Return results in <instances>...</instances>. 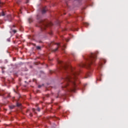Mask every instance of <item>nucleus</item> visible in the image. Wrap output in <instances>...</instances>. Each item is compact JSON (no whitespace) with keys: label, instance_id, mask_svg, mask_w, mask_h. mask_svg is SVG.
I'll return each mask as SVG.
<instances>
[{"label":"nucleus","instance_id":"f257e3e1","mask_svg":"<svg viewBox=\"0 0 128 128\" xmlns=\"http://www.w3.org/2000/svg\"><path fill=\"white\" fill-rule=\"evenodd\" d=\"M58 64H60V70L62 72H66L67 75L62 79L63 82H65V85L62 88H67L70 84H72V88L70 89V92H74L76 90V76L80 74V71H76V69L70 66L66 62H64L61 60L58 61Z\"/></svg>","mask_w":128,"mask_h":128},{"label":"nucleus","instance_id":"f03ea898","mask_svg":"<svg viewBox=\"0 0 128 128\" xmlns=\"http://www.w3.org/2000/svg\"><path fill=\"white\" fill-rule=\"evenodd\" d=\"M98 52H96L95 53H92L91 54L86 58L87 62L86 64H82V65H80V66L82 68H90V64H93L96 60V56H98Z\"/></svg>","mask_w":128,"mask_h":128},{"label":"nucleus","instance_id":"7ed1b4c3","mask_svg":"<svg viewBox=\"0 0 128 128\" xmlns=\"http://www.w3.org/2000/svg\"><path fill=\"white\" fill-rule=\"evenodd\" d=\"M40 27L42 30H46V28H48V24L44 22V20H40Z\"/></svg>","mask_w":128,"mask_h":128},{"label":"nucleus","instance_id":"20e7f679","mask_svg":"<svg viewBox=\"0 0 128 128\" xmlns=\"http://www.w3.org/2000/svg\"><path fill=\"white\" fill-rule=\"evenodd\" d=\"M47 10H48V9L46 8V6L43 8L42 10V14H46Z\"/></svg>","mask_w":128,"mask_h":128},{"label":"nucleus","instance_id":"39448f33","mask_svg":"<svg viewBox=\"0 0 128 128\" xmlns=\"http://www.w3.org/2000/svg\"><path fill=\"white\" fill-rule=\"evenodd\" d=\"M92 76V74L90 73H88L86 74V76H85V78H90Z\"/></svg>","mask_w":128,"mask_h":128},{"label":"nucleus","instance_id":"423d86ee","mask_svg":"<svg viewBox=\"0 0 128 128\" xmlns=\"http://www.w3.org/2000/svg\"><path fill=\"white\" fill-rule=\"evenodd\" d=\"M8 20L9 22H11V20H12V16H10V15H8Z\"/></svg>","mask_w":128,"mask_h":128},{"label":"nucleus","instance_id":"0eeeda50","mask_svg":"<svg viewBox=\"0 0 128 128\" xmlns=\"http://www.w3.org/2000/svg\"><path fill=\"white\" fill-rule=\"evenodd\" d=\"M6 16V14H4V12H2L1 14H0V16Z\"/></svg>","mask_w":128,"mask_h":128},{"label":"nucleus","instance_id":"6e6552de","mask_svg":"<svg viewBox=\"0 0 128 128\" xmlns=\"http://www.w3.org/2000/svg\"><path fill=\"white\" fill-rule=\"evenodd\" d=\"M58 50V47L57 48L53 50L52 52H56Z\"/></svg>","mask_w":128,"mask_h":128},{"label":"nucleus","instance_id":"1a4fd4ad","mask_svg":"<svg viewBox=\"0 0 128 128\" xmlns=\"http://www.w3.org/2000/svg\"><path fill=\"white\" fill-rule=\"evenodd\" d=\"M10 110H12V108H14V106H10Z\"/></svg>","mask_w":128,"mask_h":128},{"label":"nucleus","instance_id":"9d476101","mask_svg":"<svg viewBox=\"0 0 128 128\" xmlns=\"http://www.w3.org/2000/svg\"><path fill=\"white\" fill-rule=\"evenodd\" d=\"M16 2H17L18 4H20V0H18L16 1Z\"/></svg>","mask_w":128,"mask_h":128},{"label":"nucleus","instance_id":"9b49d317","mask_svg":"<svg viewBox=\"0 0 128 128\" xmlns=\"http://www.w3.org/2000/svg\"><path fill=\"white\" fill-rule=\"evenodd\" d=\"M28 22H29L30 24V22H32V18H29Z\"/></svg>","mask_w":128,"mask_h":128},{"label":"nucleus","instance_id":"f8f14e48","mask_svg":"<svg viewBox=\"0 0 128 128\" xmlns=\"http://www.w3.org/2000/svg\"><path fill=\"white\" fill-rule=\"evenodd\" d=\"M84 26H88V23L86 22L84 24Z\"/></svg>","mask_w":128,"mask_h":128},{"label":"nucleus","instance_id":"ddd939ff","mask_svg":"<svg viewBox=\"0 0 128 128\" xmlns=\"http://www.w3.org/2000/svg\"><path fill=\"white\" fill-rule=\"evenodd\" d=\"M36 49L37 50H40V46H36Z\"/></svg>","mask_w":128,"mask_h":128},{"label":"nucleus","instance_id":"4468645a","mask_svg":"<svg viewBox=\"0 0 128 128\" xmlns=\"http://www.w3.org/2000/svg\"><path fill=\"white\" fill-rule=\"evenodd\" d=\"M44 86V84H42V85H38V88H40L41 86Z\"/></svg>","mask_w":128,"mask_h":128},{"label":"nucleus","instance_id":"2eb2a0df","mask_svg":"<svg viewBox=\"0 0 128 128\" xmlns=\"http://www.w3.org/2000/svg\"><path fill=\"white\" fill-rule=\"evenodd\" d=\"M12 32H14V34H16V30H13Z\"/></svg>","mask_w":128,"mask_h":128},{"label":"nucleus","instance_id":"dca6fc26","mask_svg":"<svg viewBox=\"0 0 128 128\" xmlns=\"http://www.w3.org/2000/svg\"><path fill=\"white\" fill-rule=\"evenodd\" d=\"M36 110H38V112H40V108H38L36 109Z\"/></svg>","mask_w":128,"mask_h":128},{"label":"nucleus","instance_id":"f3484780","mask_svg":"<svg viewBox=\"0 0 128 128\" xmlns=\"http://www.w3.org/2000/svg\"><path fill=\"white\" fill-rule=\"evenodd\" d=\"M49 34H50V36H52V32L51 31L49 32Z\"/></svg>","mask_w":128,"mask_h":128},{"label":"nucleus","instance_id":"a211bd4d","mask_svg":"<svg viewBox=\"0 0 128 128\" xmlns=\"http://www.w3.org/2000/svg\"><path fill=\"white\" fill-rule=\"evenodd\" d=\"M56 44L58 46H60V43H57Z\"/></svg>","mask_w":128,"mask_h":128},{"label":"nucleus","instance_id":"6ab92c4d","mask_svg":"<svg viewBox=\"0 0 128 128\" xmlns=\"http://www.w3.org/2000/svg\"><path fill=\"white\" fill-rule=\"evenodd\" d=\"M102 61L104 62V64H106V60H102Z\"/></svg>","mask_w":128,"mask_h":128},{"label":"nucleus","instance_id":"aec40b11","mask_svg":"<svg viewBox=\"0 0 128 128\" xmlns=\"http://www.w3.org/2000/svg\"><path fill=\"white\" fill-rule=\"evenodd\" d=\"M17 106H20V104L18 103L17 104Z\"/></svg>","mask_w":128,"mask_h":128},{"label":"nucleus","instance_id":"412c9836","mask_svg":"<svg viewBox=\"0 0 128 128\" xmlns=\"http://www.w3.org/2000/svg\"><path fill=\"white\" fill-rule=\"evenodd\" d=\"M7 40H8V42H10V38H8V39Z\"/></svg>","mask_w":128,"mask_h":128},{"label":"nucleus","instance_id":"4be33fe9","mask_svg":"<svg viewBox=\"0 0 128 128\" xmlns=\"http://www.w3.org/2000/svg\"><path fill=\"white\" fill-rule=\"evenodd\" d=\"M65 40L66 41V42H68L69 41V40H68V39H65Z\"/></svg>","mask_w":128,"mask_h":128},{"label":"nucleus","instance_id":"5701e85b","mask_svg":"<svg viewBox=\"0 0 128 128\" xmlns=\"http://www.w3.org/2000/svg\"><path fill=\"white\" fill-rule=\"evenodd\" d=\"M14 92H16V94H18V92H16V90L14 89Z\"/></svg>","mask_w":128,"mask_h":128},{"label":"nucleus","instance_id":"b1692460","mask_svg":"<svg viewBox=\"0 0 128 128\" xmlns=\"http://www.w3.org/2000/svg\"><path fill=\"white\" fill-rule=\"evenodd\" d=\"M28 0H26V4H28Z\"/></svg>","mask_w":128,"mask_h":128},{"label":"nucleus","instance_id":"393cba45","mask_svg":"<svg viewBox=\"0 0 128 128\" xmlns=\"http://www.w3.org/2000/svg\"><path fill=\"white\" fill-rule=\"evenodd\" d=\"M32 110H33V112H34V110H36V109L33 108V109H32Z\"/></svg>","mask_w":128,"mask_h":128},{"label":"nucleus","instance_id":"a878e982","mask_svg":"<svg viewBox=\"0 0 128 128\" xmlns=\"http://www.w3.org/2000/svg\"><path fill=\"white\" fill-rule=\"evenodd\" d=\"M30 116H32V114L31 113V114H30Z\"/></svg>","mask_w":128,"mask_h":128},{"label":"nucleus","instance_id":"bb28decb","mask_svg":"<svg viewBox=\"0 0 128 128\" xmlns=\"http://www.w3.org/2000/svg\"><path fill=\"white\" fill-rule=\"evenodd\" d=\"M16 88L17 89L18 88V86H16Z\"/></svg>","mask_w":128,"mask_h":128},{"label":"nucleus","instance_id":"cd10ccee","mask_svg":"<svg viewBox=\"0 0 128 128\" xmlns=\"http://www.w3.org/2000/svg\"><path fill=\"white\" fill-rule=\"evenodd\" d=\"M100 66H102V63H101V64H100Z\"/></svg>","mask_w":128,"mask_h":128},{"label":"nucleus","instance_id":"c85d7f7f","mask_svg":"<svg viewBox=\"0 0 128 128\" xmlns=\"http://www.w3.org/2000/svg\"><path fill=\"white\" fill-rule=\"evenodd\" d=\"M50 26H52V24L51 23V24H50Z\"/></svg>","mask_w":128,"mask_h":128},{"label":"nucleus","instance_id":"c756f323","mask_svg":"<svg viewBox=\"0 0 128 128\" xmlns=\"http://www.w3.org/2000/svg\"><path fill=\"white\" fill-rule=\"evenodd\" d=\"M63 46H64V48H65V46H64V45H63Z\"/></svg>","mask_w":128,"mask_h":128},{"label":"nucleus","instance_id":"7c9ffc66","mask_svg":"<svg viewBox=\"0 0 128 128\" xmlns=\"http://www.w3.org/2000/svg\"><path fill=\"white\" fill-rule=\"evenodd\" d=\"M13 26L14 28V26Z\"/></svg>","mask_w":128,"mask_h":128},{"label":"nucleus","instance_id":"2f4dec72","mask_svg":"<svg viewBox=\"0 0 128 128\" xmlns=\"http://www.w3.org/2000/svg\"><path fill=\"white\" fill-rule=\"evenodd\" d=\"M0 4H1V3H0Z\"/></svg>","mask_w":128,"mask_h":128}]
</instances>
